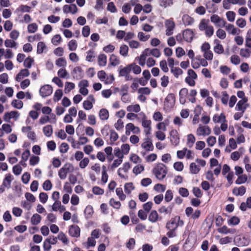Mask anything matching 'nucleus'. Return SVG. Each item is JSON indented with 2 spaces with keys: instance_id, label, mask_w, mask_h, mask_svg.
Here are the masks:
<instances>
[{
  "instance_id": "obj_1",
  "label": "nucleus",
  "mask_w": 251,
  "mask_h": 251,
  "mask_svg": "<svg viewBox=\"0 0 251 251\" xmlns=\"http://www.w3.org/2000/svg\"><path fill=\"white\" fill-rule=\"evenodd\" d=\"M148 55H152L157 57V49L155 48L151 50L146 49L140 56L139 64L140 65L144 66L145 64L146 56Z\"/></svg>"
},
{
  "instance_id": "obj_2",
  "label": "nucleus",
  "mask_w": 251,
  "mask_h": 251,
  "mask_svg": "<svg viewBox=\"0 0 251 251\" xmlns=\"http://www.w3.org/2000/svg\"><path fill=\"white\" fill-rule=\"evenodd\" d=\"M175 103V97L173 94H169L164 101V108L167 111H169L173 108Z\"/></svg>"
},
{
  "instance_id": "obj_3",
  "label": "nucleus",
  "mask_w": 251,
  "mask_h": 251,
  "mask_svg": "<svg viewBox=\"0 0 251 251\" xmlns=\"http://www.w3.org/2000/svg\"><path fill=\"white\" fill-rule=\"evenodd\" d=\"M52 87L49 84H46L41 87L39 93L43 98L50 96L52 93Z\"/></svg>"
},
{
  "instance_id": "obj_4",
  "label": "nucleus",
  "mask_w": 251,
  "mask_h": 251,
  "mask_svg": "<svg viewBox=\"0 0 251 251\" xmlns=\"http://www.w3.org/2000/svg\"><path fill=\"white\" fill-rule=\"evenodd\" d=\"M165 25L166 27V34L170 36L173 34V31L175 27L174 22L171 20H167L165 23Z\"/></svg>"
},
{
  "instance_id": "obj_5",
  "label": "nucleus",
  "mask_w": 251,
  "mask_h": 251,
  "mask_svg": "<svg viewBox=\"0 0 251 251\" xmlns=\"http://www.w3.org/2000/svg\"><path fill=\"white\" fill-rule=\"evenodd\" d=\"M170 141L171 144L174 146H177L179 143V137L176 130H172L170 133Z\"/></svg>"
},
{
  "instance_id": "obj_6",
  "label": "nucleus",
  "mask_w": 251,
  "mask_h": 251,
  "mask_svg": "<svg viewBox=\"0 0 251 251\" xmlns=\"http://www.w3.org/2000/svg\"><path fill=\"white\" fill-rule=\"evenodd\" d=\"M167 173V169L162 163H158V179H163Z\"/></svg>"
},
{
  "instance_id": "obj_7",
  "label": "nucleus",
  "mask_w": 251,
  "mask_h": 251,
  "mask_svg": "<svg viewBox=\"0 0 251 251\" xmlns=\"http://www.w3.org/2000/svg\"><path fill=\"white\" fill-rule=\"evenodd\" d=\"M80 229L77 225H72L69 227V234L73 237L77 238L80 236Z\"/></svg>"
},
{
  "instance_id": "obj_8",
  "label": "nucleus",
  "mask_w": 251,
  "mask_h": 251,
  "mask_svg": "<svg viewBox=\"0 0 251 251\" xmlns=\"http://www.w3.org/2000/svg\"><path fill=\"white\" fill-rule=\"evenodd\" d=\"M77 7L75 4L65 5L63 7V12L65 14L71 13L73 14H75L77 12Z\"/></svg>"
},
{
  "instance_id": "obj_9",
  "label": "nucleus",
  "mask_w": 251,
  "mask_h": 251,
  "mask_svg": "<svg viewBox=\"0 0 251 251\" xmlns=\"http://www.w3.org/2000/svg\"><path fill=\"white\" fill-rule=\"evenodd\" d=\"M197 133L199 135H208L211 133V129L208 126H200L197 130Z\"/></svg>"
},
{
  "instance_id": "obj_10",
  "label": "nucleus",
  "mask_w": 251,
  "mask_h": 251,
  "mask_svg": "<svg viewBox=\"0 0 251 251\" xmlns=\"http://www.w3.org/2000/svg\"><path fill=\"white\" fill-rule=\"evenodd\" d=\"M73 77L76 80L80 79L83 77V70L80 67L77 66L74 68L72 72Z\"/></svg>"
},
{
  "instance_id": "obj_11",
  "label": "nucleus",
  "mask_w": 251,
  "mask_h": 251,
  "mask_svg": "<svg viewBox=\"0 0 251 251\" xmlns=\"http://www.w3.org/2000/svg\"><path fill=\"white\" fill-rule=\"evenodd\" d=\"M247 101V98H244L241 100H239L236 104L235 109L236 110L241 111L243 112H244L247 108L246 103Z\"/></svg>"
},
{
  "instance_id": "obj_12",
  "label": "nucleus",
  "mask_w": 251,
  "mask_h": 251,
  "mask_svg": "<svg viewBox=\"0 0 251 251\" xmlns=\"http://www.w3.org/2000/svg\"><path fill=\"white\" fill-rule=\"evenodd\" d=\"M245 149L243 147H241L238 149V151L232 152L230 154V158L234 161H237L239 159L240 156L244 153Z\"/></svg>"
},
{
  "instance_id": "obj_13",
  "label": "nucleus",
  "mask_w": 251,
  "mask_h": 251,
  "mask_svg": "<svg viewBox=\"0 0 251 251\" xmlns=\"http://www.w3.org/2000/svg\"><path fill=\"white\" fill-rule=\"evenodd\" d=\"M179 217H176L172 219L166 225V227L168 229H176L178 226V222Z\"/></svg>"
},
{
  "instance_id": "obj_14",
  "label": "nucleus",
  "mask_w": 251,
  "mask_h": 251,
  "mask_svg": "<svg viewBox=\"0 0 251 251\" xmlns=\"http://www.w3.org/2000/svg\"><path fill=\"white\" fill-rule=\"evenodd\" d=\"M182 36L185 41L191 42L192 41L194 33L191 29H187L183 32Z\"/></svg>"
},
{
  "instance_id": "obj_15",
  "label": "nucleus",
  "mask_w": 251,
  "mask_h": 251,
  "mask_svg": "<svg viewBox=\"0 0 251 251\" xmlns=\"http://www.w3.org/2000/svg\"><path fill=\"white\" fill-rule=\"evenodd\" d=\"M179 101L182 104H184L186 102V97L188 96V89L186 88H182L179 93Z\"/></svg>"
},
{
  "instance_id": "obj_16",
  "label": "nucleus",
  "mask_w": 251,
  "mask_h": 251,
  "mask_svg": "<svg viewBox=\"0 0 251 251\" xmlns=\"http://www.w3.org/2000/svg\"><path fill=\"white\" fill-rule=\"evenodd\" d=\"M225 28L229 34L232 35L238 34L237 31H240L239 29L235 28L234 25L230 24H227Z\"/></svg>"
},
{
  "instance_id": "obj_17",
  "label": "nucleus",
  "mask_w": 251,
  "mask_h": 251,
  "mask_svg": "<svg viewBox=\"0 0 251 251\" xmlns=\"http://www.w3.org/2000/svg\"><path fill=\"white\" fill-rule=\"evenodd\" d=\"M13 179V176L10 174H7L5 175V177L3 179L2 185L7 188H8L12 180Z\"/></svg>"
},
{
  "instance_id": "obj_18",
  "label": "nucleus",
  "mask_w": 251,
  "mask_h": 251,
  "mask_svg": "<svg viewBox=\"0 0 251 251\" xmlns=\"http://www.w3.org/2000/svg\"><path fill=\"white\" fill-rule=\"evenodd\" d=\"M226 117L223 113H221L220 115L215 114L213 117V121L215 123H222L226 122Z\"/></svg>"
},
{
  "instance_id": "obj_19",
  "label": "nucleus",
  "mask_w": 251,
  "mask_h": 251,
  "mask_svg": "<svg viewBox=\"0 0 251 251\" xmlns=\"http://www.w3.org/2000/svg\"><path fill=\"white\" fill-rule=\"evenodd\" d=\"M132 65L133 64H131L128 66L121 69L119 72V75L122 76H125V75H127L130 72L131 70V67L132 66Z\"/></svg>"
},
{
  "instance_id": "obj_20",
  "label": "nucleus",
  "mask_w": 251,
  "mask_h": 251,
  "mask_svg": "<svg viewBox=\"0 0 251 251\" xmlns=\"http://www.w3.org/2000/svg\"><path fill=\"white\" fill-rule=\"evenodd\" d=\"M99 117L101 120H106L109 117L108 111L105 108L101 109L99 112Z\"/></svg>"
},
{
  "instance_id": "obj_21",
  "label": "nucleus",
  "mask_w": 251,
  "mask_h": 251,
  "mask_svg": "<svg viewBox=\"0 0 251 251\" xmlns=\"http://www.w3.org/2000/svg\"><path fill=\"white\" fill-rule=\"evenodd\" d=\"M196 141L195 136L192 134H189L187 135L186 145L189 148L193 147L194 144Z\"/></svg>"
},
{
  "instance_id": "obj_22",
  "label": "nucleus",
  "mask_w": 251,
  "mask_h": 251,
  "mask_svg": "<svg viewBox=\"0 0 251 251\" xmlns=\"http://www.w3.org/2000/svg\"><path fill=\"white\" fill-rule=\"evenodd\" d=\"M183 24L186 25H189L193 24L194 19L188 15H184L182 18Z\"/></svg>"
},
{
  "instance_id": "obj_23",
  "label": "nucleus",
  "mask_w": 251,
  "mask_h": 251,
  "mask_svg": "<svg viewBox=\"0 0 251 251\" xmlns=\"http://www.w3.org/2000/svg\"><path fill=\"white\" fill-rule=\"evenodd\" d=\"M190 171L193 174H197L200 172L201 168L196 163L192 162L190 164Z\"/></svg>"
},
{
  "instance_id": "obj_24",
  "label": "nucleus",
  "mask_w": 251,
  "mask_h": 251,
  "mask_svg": "<svg viewBox=\"0 0 251 251\" xmlns=\"http://www.w3.org/2000/svg\"><path fill=\"white\" fill-rule=\"evenodd\" d=\"M215 43H217L216 46L214 47V51L215 53L218 54H222L224 52V50L222 45L218 43L219 41L218 40H215Z\"/></svg>"
},
{
  "instance_id": "obj_25",
  "label": "nucleus",
  "mask_w": 251,
  "mask_h": 251,
  "mask_svg": "<svg viewBox=\"0 0 251 251\" xmlns=\"http://www.w3.org/2000/svg\"><path fill=\"white\" fill-rule=\"evenodd\" d=\"M43 131L45 136L50 137L52 134V127L50 125H47L43 127Z\"/></svg>"
},
{
  "instance_id": "obj_26",
  "label": "nucleus",
  "mask_w": 251,
  "mask_h": 251,
  "mask_svg": "<svg viewBox=\"0 0 251 251\" xmlns=\"http://www.w3.org/2000/svg\"><path fill=\"white\" fill-rule=\"evenodd\" d=\"M197 94V92L195 89H192L189 93H188V98L189 100L192 103H195L196 101V96Z\"/></svg>"
},
{
  "instance_id": "obj_27",
  "label": "nucleus",
  "mask_w": 251,
  "mask_h": 251,
  "mask_svg": "<svg viewBox=\"0 0 251 251\" xmlns=\"http://www.w3.org/2000/svg\"><path fill=\"white\" fill-rule=\"evenodd\" d=\"M142 147L147 151H151L153 149V147L151 141L148 140L142 144Z\"/></svg>"
},
{
  "instance_id": "obj_28",
  "label": "nucleus",
  "mask_w": 251,
  "mask_h": 251,
  "mask_svg": "<svg viewBox=\"0 0 251 251\" xmlns=\"http://www.w3.org/2000/svg\"><path fill=\"white\" fill-rule=\"evenodd\" d=\"M107 63V57L104 54H100L98 57V64L100 66H104Z\"/></svg>"
},
{
  "instance_id": "obj_29",
  "label": "nucleus",
  "mask_w": 251,
  "mask_h": 251,
  "mask_svg": "<svg viewBox=\"0 0 251 251\" xmlns=\"http://www.w3.org/2000/svg\"><path fill=\"white\" fill-rule=\"evenodd\" d=\"M109 61L110 64L113 66H117L120 64V60L119 58L116 55L114 54L111 55L109 58Z\"/></svg>"
},
{
  "instance_id": "obj_30",
  "label": "nucleus",
  "mask_w": 251,
  "mask_h": 251,
  "mask_svg": "<svg viewBox=\"0 0 251 251\" xmlns=\"http://www.w3.org/2000/svg\"><path fill=\"white\" fill-rule=\"evenodd\" d=\"M41 220V217L38 214H34L31 218V223L33 225H37Z\"/></svg>"
},
{
  "instance_id": "obj_31",
  "label": "nucleus",
  "mask_w": 251,
  "mask_h": 251,
  "mask_svg": "<svg viewBox=\"0 0 251 251\" xmlns=\"http://www.w3.org/2000/svg\"><path fill=\"white\" fill-rule=\"evenodd\" d=\"M93 209L92 206L88 205L85 209L84 214L86 218H90L93 214Z\"/></svg>"
},
{
  "instance_id": "obj_32",
  "label": "nucleus",
  "mask_w": 251,
  "mask_h": 251,
  "mask_svg": "<svg viewBox=\"0 0 251 251\" xmlns=\"http://www.w3.org/2000/svg\"><path fill=\"white\" fill-rule=\"evenodd\" d=\"M171 72L176 78H178L183 73V71L180 68L175 67L171 69Z\"/></svg>"
},
{
  "instance_id": "obj_33",
  "label": "nucleus",
  "mask_w": 251,
  "mask_h": 251,
  "mask_svg": "<svg viewBox=\"0 0 251 251\" xmlns=\"http://www.w3.org/2000/svg\"><path fill=\"white\" fill-rule=\"evenodd\" d=\"M57 238L60 241H62V242L65 245H67L69 243V240L66 236V235L62 232H60L59 233Z\"/></svg>"
},
{
  "instance_id": "obj_34",
  "label": "nucleus",
  "mask_w": 251,
  "mask_h": 251,
  "mask_svg": "<svg viewBox=\"0 0 251 251\" xmlns=\"http://www.w3.org/2000/svg\"><path fill=\"white\" fill-rule=\"evenodd\" d=\"M173 4V0H159V5L164 8L172 6Z\"/></svg>"
},
{
  "instance_id": "obj_35",
  "label": "nucleus",
  "mask_w": 251,
  "mask_h": 251,
  "mask_svg": "<svg viewBox=\"0 0 251 251\" xmlns=\"http://www.w3.org/2000/svg\"><path fill=\"white\" fill-rule=\"evenodd\" d=\"M238 178L235 181V183L237 184H241L245 183L248 179L246 175H241L238 176Z\"/></svg>"
},
{
  "instance_id": "obj_36",
  "label": "nucleus",
  "mask_w": 251,
  "mask_h": 251,
  "mask_svg": "<svg viewBox=\"0 0 251 251\" xmlns=\"http://www.w3.org/2000/svg\"><path fill=\"white\" fill-rule=\"evenodd\" d=\"M11 105L15 108L20 109L23 107V102L21 100H13L11 102Z\"/></svg>"
},
{
  "instance_id": "obj_37",
  "label": "nucleus",
  "mask_w": 251,
  "mask_h": 251,
  "mask_svg": "<svg viewBox=\"0 0 251 251\" xmlns=\"http://www.w3.org/2000/svg\"><path fill=\"white\" fill-rule=\"evenodd\" d=\"M58 75L61 78H69V75L65 69H60L57 72Z\"/></svg>"
},
{
  "instance_id": "obj_38",
  "label": "nucleus",
  "mask_w": 251,
  "mask_h": 251,
  "mask_svg": "<svg viewBox=\"0 0 251 251\" xmlns=\"http://www.w3.org/2000/svg\"><path fill=\"white\" fill-rule=\"evenodd\" d=\"M140 115L143 116V120L142 121V125L144 128L151 127V121L150 120H147L145 119L146 116L144 114L141 113Z\"/></svg>"
},
{
  "instance_id": "obj_39",
  "label": "nucleus",
  "mask_w": 251,
  "mask_h": 251,
  "mask_svg": "<svg viewBox=\"0 0 251 251\" xmlns=\"http://www.w3.org/2000/svg\"><path fill=\"white\" fill-rule=\"evenodd\" d=\"M4 45L7 48H14L15 49L17 48V43L14 41L10 39H6L5 40Z\"/></svg>"
},
{
  "instance_id": "obj_40",
  "label": "nucleus",
  "mask_w": 251,
  "mask_h": 251,
  "mask_svg": "<svg viewBox=\"0 0 251 251\" xmlns=\"http://www.w3.org/2000/svg\"><path fill=\"white\" fill-rule=\"evenodd\" d=\"M251 53V50L248 49H241L240 54L241 56L245 58L250 57Z\"/></svg>"
},
{
  "instance_id": "obj_41",
  "label": "nucleus",
  "mask_w": 251,
  "mask_h": 251,
  "mask_svg": "<svg viewBox=\"0 0 251 251\" xmlns=\"http://www.w3.org/2000/svg\"><path fill=\"white\" fill-rule=\"evenodd\" d=\"M128 48L126 45H122L120 48V54L126 57L127 55Z\"/></svg>"
},
{
  "instance_id": "obj_42",
  "label": "nucleus",
  "mask_w": 251,
  "mask_h": 251,
  "mask_svg": "<svg viewBox=\"0 0 251 251\" xmlns=\"http://www.w3.org/2000/svg\"><path fill=\"white\" fill-rule=\"evenodd\" d=\"M63 96V92L61 89H57L54 94L53 100L54 101H59Z\"/></svg>"
},
{
  "instance_id": "obj_43",
  "label": "nucleus",
  "mask_w": 251,
  "mask_h": 251,
  "mask_svg": "<svg viewBox=\"0 0 251 251\" xmlns=\"http://www.w3.org/2000/svg\"><path fill=\"white\" fill-rule=\"evenodd\" d=\"M236 14L234 12L229 11L226 13V16L229 22H233L235 20Z\"/></svg>"
},
{
  "instance_id": "obj_44",
  "label": "nucleus",
  "mask_w": 251,
  "mask_h": 251,
  "mask_svg": "<svg viewBox=\"0 0 251 251\" xmlns=\"http://www.w3.org/2000/svg\"><path fill=\"white\" fill-rule=\"evenodd\" d=\"M31 7L26 5H21L19 7L16 9V11H21L22 12H29Z\"/></svg>"
},
{
  "instance_id": "obj_45",
  "label": "nucleus",
  "mask_w": 251,
  "mask_h": 251,
  "mask_svg": "<svg viewBox=\"0 0 251 251\" xmlns=\"http://www.w3.org/2000/svg\"><path fill=\"white\" fill-rule=\"evenodd\" d=\"M77 47V42L75 40H72L68 43V48L70 50H75Z\"/></svg>"
},
{
  "instance_id": "obj_46",
  "label": "nucleus",
  "mask_w": 251,
  "mask_h": 251,
  "mask_svg": "<svg viewBox=\"0 0 251 251\" xmlns=\"http://www.w3.org/2000/svg\"><path fill=\"white\" fill-rule=\"evenodd\" d=\"M187 151V148H184L182 150L177 151L176 156L178 159H182L185 157Z\"/></svg>"
},
{
  "instance_id": "obj_47",
  "label": "nucleus",
  "mask_w": 251,
  "mask_h": 251,
  "mask_svg": "<svg viewBox=\"0 0 251 251\" xmlns=\"http://www.w3.org/2000/svg\"><path fill=\"white\" fill-rule=\"evenodd\" d=\"M38 28V26L36 23L29 24L27 26L28 32L30 33L35 32Z\"/></svg>"
},
{
  "instance_id": "obj_48",
  "label": "nucleus",
  "mask_w": 251,
  "mask_h": 251,
  "mask_svg": "<svg viewBox=\"0 0 251 251\" xmlns=\"http://www.w3.org/2000/svg\"><path fill=\"white\" fill-rule=\"evenodd\" d=\"M67 62L65 59L63 58H59L55 61V65L59 67H65L66 66Z\"/></svg>"
},
{
  "instance_id": "obj_49",
  "label": "nucleus",
  "mask_w": 251,
  "mask_h": 251,
  "mask_svg": "<svg viewBox=\"0 0 251 251\" xmlns=\"http://www.w3.org/2000/svg\"><path fill=\"white\" fill-rule=\"evenodd\" d=\"M144 170V167L143 165H136L133 168V173L136 175L140 174Z\"/></svg>"
},
{
  "instance_id": "obj_50",
  "label": "nucleus",
  "mask_w": 251,
  "mask_h": 251,
  "mask_svg": "<svg viewBox=\"0 0 251 251\" xmlns=\"http://www.w3.org/2000/svg\"><path fill=\"white\" fill-rule=\"evenodd\" d=\"M46 47V45L44 42H39L37 44V53L38 54L42 53Z\"/></svg>"
},
{
  "instance_id": "obj_51",
  "label": "nucleus",
  "mask_w": 251,
  "mask_h": 251,
  "mask_svg": "<svg viewBox=\"0 0 251 251\" xmlns=\"http://www.w3.org/2000/svg\"><path fill=\"white\" fill-rule=\"evenodd\" d=\"M240 222V219L238 217L233 216L231 217L228 221V225L235 226L238 225Z\"/></svg>"
},
{
  "instance_id": "obj_52",
  "label": "nucleus",
  "mask_w": 251,
  "mask_h": 251,
  "mask_svg": "<svg viewBox=\"0 0 251 251\" xmlns=\"http://www.w3.org/2000/svg\"><path fill=\"white\" fill-rule=\"evenodd\" d=\"M183 167L184 165L182 162L177 161L174 164V168L177 171H182Z\"/></svg>"
},
{
  "instance_id": "obj_53",
  "label": "nucleus",
  "mask_w": 251,
  "mask_h": 251,
  "mask_svg": "<svg viewBox=\"0 0 251 251\" xmlns=\"http://www.w3.org/2000/svg\"><path fill=\"white\" fill-rule=\"evenodd\" d=\"M109 203L110 205L114 208L119 209L121 206L120 202L115 201L114 199H110Z\"/></svg>"
},
{
  "instance_id": "obj_54",
  "label": "nucleus",
  "mask_w": 251,
  "mask_h": 251,
  "mask_svg": "<svg viewBox=\"0 0 251 251\" xmlns=\"http://www.w3.org/2000/svg\"><path fill=\"white\" fill-rule=\"evenodd\" d=\"M33 62V58H32L30 57H28L25 60L24 62V65L25 67L27 68H31Z\"/></svg>"
},
{
  "instance_id": "obj_55",
  "label": "nucleus",
  "mask_w": 251,
  "mask_h": 251,
  "mask_svg": "<svg viewBox=\"0 0 251 251\" xmlns=\"http://www.w3.org/2000/svg\"><path fill=\"white\" fill-rule=\"evenodd\" d=\"M86 53L87 56L86 57V60L88 62H92L93 61V58L95 57L94 55V51L93 50H88Z\"/></svg>"
},
{
  "instance_id": "obj_56",
  "label": "nucleus",
  "mask_w": 251,
  "mask_h": 251,
  "mask_svg": "<svg viewBox=\"0 0 251 251\" xmlns=\"http://www.w3.org/2000/svg\"><path fill=\"white\" fill-rule=\"evenodd\" d=\"M236 24L239 27L243 28L246 25V21L244 18H240L237 20Z\"/></svg>"
},
{
  "instance_id": "obj_57",
  "label": "nucleus",
  "mask_w": 251,
  "mask_h": 251,
  "mask_svg": "<svg viewBox=\"0 0 251 251\" xmlns=\"http://www.w3.org/2000/svg\"><path fill=\"white\" fill-rule=\"evenodd\" d=\"M61 40V36L59 34H56L52 37L51 42L54 45L57 46L60 42Z\"/></svg>"
},
{
  "instance_id": "obj_58",
  "label": "nucleus",
  "mask_w": 251,
  "mask_h": 251,
  "mask_svg": "<svg viewBox=\"0 0 251 251\" xmlns=\"http://www.w3.org/2000/svg\"><path fill=\"white\" fill-rule=\"evenodd\" d=\"M107 9L111 13H116L117 11V8L113 2H110L108 3Z\"/></svg>"
},
{
  "instance_id": "obj_59",
  "label": "nucleus",
  "mask_w": 251,
  "mask_h": 251,
  "mask_svg": "<svg viewBox=\"0 0 251 251\" xmlns=\"http://www.w3.org/2000/svg\"><path fill=\"white\" fill-rule=\"evenodd\" d=\"M87 248H89L91 247H95L96 244V241H95V239H94L93 237H89L87 239Z\"/></svg>"
},
{
  "instance_id": "obj_60",
  "label": "nucleus",
  "mask_w": 251,
  "mask_h": 251,
  "mask_svg": "<svg viewBox=\"0 0 251 251\" xmlns=\"http://www.w3.org/2000/svg\"><path fill=\"white\" fill-rule=\"evenodd\" d=\"M90 33V28L88 25H85L82 28V34L84 37H87L89 36Z\"/></svg>"
},
{
  "instance_id": "obj_61",
  "label": "nucleus",
  "mask_w": 251,
  "mask_h": 251,
  "mask_svg": "<svg viewBox=\"0 0 251 251\" xmlns=\"http://www.w3.org/2000/svg\"><path fill=\"white\" fill-rule=\"evenodd\" d=\"M216 35L219 38L224 39L226 37V33L224 30L219 29L216 31Z\"/></svg>"
},
{
  "instance_id": "obj_62",
  "label": "nucleus",
  "mask_w": 251,
  "mask_h": 251,
  "mask_svg": "<svg viewBox=\"0 0 251 251\" xmlns=\"http://www.w3.org/2000/svg\"><path fill=\"white\" fill-rule=\"evenodd\" d=\"M121 150L123 154H127L130 150L129 145L127 144H123L121 146Z\"/></svg>"
},
{
  "instance_id": "obj_63",
  "label": "nucleus",
  "mask_w": 251,
  "mask_h": 251,
  "mask_svg": "<svg viewBox=\"0 0 251 251\" xmlns=\"http://www.w3.org/2000/svg\"><path fill=\"white\" fill-rule=\"evenodd\" d=\"M79 167L81 169L85 168L88 164L89 162V159L87 157H85L82 160H80Z\"/></svg>"
},
{
  "instance_id": "obj_64",
  "label": "nucleus",
  "mask_w": 251,
  "mask_h": 251,
  "mask_svg": "<svg viewBox=\"0 0 251 251\" xmlns=\"http://www.w3.org/2000/svg\"><path fill=\"white\" fill-rule=\"evenodd\" d=\"M83 107L85 110H89L92 108L93 104L89 100H84L83 102Z\"/></svg>"
}]
</instances>
